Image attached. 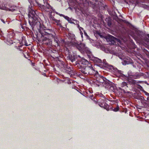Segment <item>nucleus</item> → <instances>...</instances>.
I'll use <instances>...</instances> for the list:
<instances>
[{
    "label": "nucleus",
    "instance_id": "f257e3e1",
    "mask_svg": "<svg viewBox=\"0 0 149 149\" xmlns=\"http://www.w3.org/2000/svg\"><path fill=\"white\" fill-rule=\"evenodd\" d=\"M36 13L33 10H31L28 14L29 18V22L30 25H33L36 23Z\"/></svg>",
    "mask_w": 149,
    "mask_h": 149
},
{
    "label": "nucleus",
    "instance_id": "f03ea898",
    "mask_svg": "<svg viewBox=\"0 0 149 149\" xmlns=\"http://www.w3.org/2000/svg\"><path fill=\"white\" fill-rule=\"evenodd\" d=\"M75 46L81 52H86L88 50L87 48L85 47L84 44H81L79 45L76 43Z\"/></svg>",
    "mask_w": 149,
    "mask_h": 149
},
{
    "label": "nucleus",
    "instance_id": "7ed1b4c3",
    "mask_svg": "<svg viewBox=\"0 0 149 149\" xmlns=\"http://www.w3.org/2000/svg\"><path fill=\"white\" fill-rule=\"evenodd\" d=\"M40 8L42 9L47 11H49L51 9L50 5L47 3H44V5H40Z\"/></svg>",
    "mask_w": 149,
    "mask_h": 149
},
{
    "label": "nucleus",
    "instance_id": "20e7f679",
    "mask_svg": "<svg viewBox=\"0 0 149 149\" xmlns=\"http://www.w3.org/2000/svg\"><path fill=\"white\" fill-rule=\"evenodd\" d=\"M89 69H90L92 70H93V67L91 66H91H89V67H87L85 69L82 70L81 72L82 73H83L85 74H88L89 73V72L87 71Z\"/></svg>",
    "mask_w": 149,
    "mask_h": 149
},
{
    "label": "nucleus",
    "instance_id": "39448f33",
    "mask_svg": "<svg viewBox=\"0 0 149 149\" xmlns=\"http://www.w3.org/2000/svg\"><path fill=\"white\" fill-rule=\"evenodd\" d=\"M105 78L101 76H99V77L96 78L97 80L100 83H103L105 81Z\"/></svg>",
    "mask_w": 149,
    "mask_h": 149
},
{
    "label": "nucleus",
    "instance_id": "423d86ee",
    "mask_svg": "<svg viewBox=\"0 0 149 149\" xmlns=\"http://www.w3.org/2000/svg\"><path fill=\"white\" fill-rule=\"evenodd\" d=\"M128 81H129V82L131 84H135L136 83V81L131 79H130V78H128Z\"/></svg>",
    "mask_w": 149,
    "mask_h": 149
},
{
    "label": "nucleus",
    "instance_id": "0eeeda50",
    "mask_svg": "<svg viewBox=\"0 0 149 149\" xmlns=\"http://www.w3.org/2000/svg\"><path fill=\"white\" fill-rule=\"evenodd\" d=\"M82 63L84 65H86L88 63V61L85 59H82Z\"/></svg>",
    "mask_w": 149,
    "mask_h": 149
},
{
    "label": "nucleus",
    "instance_id": "6e6552de",
    "mask_svg": "<svg viewBox=\"0 0 149 149\" xmlns=\"http://www.w3.org/2000/svg\"><path fill=\"white\" fill-rule=\"evenodd\" d=\"M54 21H55V22L57 23V24L59 26H61V24L60 23V20L56 19V20H55Z\"/></svg>",
    "mask_w": 149,
    "mask_h": 149
},
{
    "label": "nucleus",
    "instance_id": "1a4fd4ad",
    "mask_svg": "<svg viewBox=\"0 0 149 149\" xmlns=\"http://www.w3.org/2000/svg\"><path fill=\"white\" fill-rule=\"evenodd\" d=\"M49 40H50V39H49L48 38H45L43 40V41H47V42H45V43H47V44L48 43V42H49Z\"/></svg>",
    "mask_w": 149,
    "mask_h": 149
},
{
    "label": "nucleus",
    "instance_id": "9d476101",
    "mask_svg": "<svg viewBox=\"0 0 149 149\" xmlns=\"http://www.w3.org/2000/svg\"><path fill=\"white\" fill-rule=\"evenodd\" d=\"M103 63V65L104 66V67L107 66V63L106 62L105 60H103V62H102Z\"/></svg>",
    "mask_w": 149,
    "mask_h": 149
},
{
    "label": "nucleus",
    "instance_id": "9b49d317",
    "mask_svg": "<svg viewBox=\"0 0 149 149\" xmlns=\"http://www.w3.org/2000/svg\"><path fill=\"white\" fill-rule=\"evenodd\" d=\"M122 87H123L124 86L127 85V83L125 82H123L122 84Z\"/></svg>",
    "mask_w": 149,
    "mask_h": 149
},
{
    "label": "nucleus",
    "instance_id": "f8f14e48",
    "mask_svg": "<svg viewBox=\"0 0 149 149\" xmlns=\"http://www.w3.org/2000/svg\"><path fill=\"white\" fill-rule=\"evenodd\" d=\"M62 15L63 16V17L65 19H66L68 21H69L70 20V18L67 16H65L63 15Z\"/></svg>",
    "mask_w": 149,
    "mask_h": 149
},
{
    "label": "nucleus",
    "instance_id": "ddd939ff",
    "mask_svg": "<svg viewBox=\"0 0 149 149\" xmlns=\"http://www.w3.org/2000/svg\"><path fill=\"white\" fill-rule=\"evenodd\" d=\"M119 107H117L116 108L114 109L113 110L114 111H117L118 110Z\"/></svg>",
    "mask_w": 149,
    "mask_h": 149
},
{
    "label": "nucleus",
    "instance_id": "4468645a",
    "mask_svg": "<svg viewBox=\"0 0 149 149\" xmlns=\"http://www.w3.org/2000/svg\"><path fill=\"white\" fill-rule=\"evenodd\" d=\"M97 62H98V63H102V61L100 59H99V58H97Z\"/></svg>",
    "mask_w": 149,
    "mask_h": 149
},
{
    "label": "nucleus",
    "instance_id": "2eb2a0df",
    "mask_svg": "<svg viewBox=\"0 0 149 149\" xmlns=\"http://www.w3.org/2000/svg\"><path fill=\"white\" fill-rule=\"evenodd\" d=\"M55 41L56 42V43H57V45H58V44H59V41L58 40H55Z\"/></svg>",
    "mask_w": 149,
    "mask_h": 149
},
{
    "label": "nucleus",
    "instance_id": "dca6fc26",
    "mask_svg": "<svg viewBox=\"0 0 149 149\" xmlns=\"http://www.w3.org/2000/svg\"><path fill=\"white\" fill-rule=\"evenodd\" d=\"M147 101L149 103V96L147 98Z\"/></svg>",
    "mask_w": 149,
    "mask_h": 149
},
{
    "label": "nucleus",
    "instance_id": "f3484780",
    "mask_svg": "<svg viewBox=\"0 0 149 149\" xmlns=\"http://www.w3.org/2000/svg\"><path fill=\"white\" fill-rule=\"evenodd\" d=\"M146 95H147L148 96V97L149 96V94L148 93H146Z\"/></svg>",
    "mask_w": 149,
    "mask_h": 149
},
{
    "label": "nucleus",
    "instance_id": "a211bd4d",
    "mask_svg": "<svg viewBox=\"0 0 149 149\" xmlns=\"http://www.w3.org/2000/svg\"><path fill=\"white\" fill-rule=\"evenodd\" d=\"M49 36H52V37H53V36H52V34H49Z\"/></svg>",
    "mask_w": 149,
    "mask_h": 149
},
{
    "label": "nucleus",
    "instance_id": "6ab92c4d",
    "mask_svg": "<svg viewBox=\"0 0 149 149\" xmlns=\"http://www.w3.org/2000/svg\"><path fill=\"white\" fill-rule=\"evenodd\" d=\"M79 29L80 30H81V29H83V28L81 27H80V28H79Z\"/></svg>",
    "mask_w": 149,
    "mask_h": 149
},
{
    "label": "nucleus",
    "instance_id": "aec40b11",
    "mask_svg": "<svg viewBox=\"0 0 149 149\" xmlns=\"http://www.w3.org/2000/svg\"><path fill=\"white\" fill-rule=\"evenodd\" d=\"M63 15L61 14V15H60V16H62L63 17V15Z\"/></svg>",
    "mask_w": 149,
    "mask_h": 149
},
{
    "label": "nucleus",
    "instance_id": "412c9836",
    "mask_svg": "<svg viewBox=\"0 0 149 149\" xmlns=\"http://www.w3.org/2000/svg\"><path fill=\"white\" fill-rule=\"evenodd\" d=\"M100 107H102V106H101L100 105Z\"/></svg>",
    "mask_w": 149,
    "mask_h": 149
},
{
    "label": "nucleus",
    "instance_id": "4be33fe9",
    "mask_svg": "<svg viewBox=\"0 0 149 149\" xmlns=\"http://www.w3.org/2000/svg\"><path fill=\"white\" fill-rule=\"evenodd\" d=\"M29 0V1H30V0Z\"/></svg>",
    "mask_w": 149,
    "mask_h": 149
}]
</instances>
